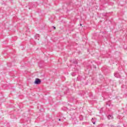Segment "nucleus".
Here are the masks:
<instances>
[{
    "instance_id": "6",
    "label": "nucleus",
    "mask_w": 127,
    "mask_h": 127,
    "mask_svg": "<svg viewBox=\"0 0 127 127\" xmlns=\"http://www.w3.org/2000/svg\"><path fill=\"white\" fill-rule=\"evenodd\" d=\"M59 121H61V120L59 119Z\"/></svg>"
},
{
    "instance_id": "2",
    "label": "nucleus",
    "mask_w": 127,
    "mask_h": 127,
    "mask_svg": "<svg viewBox=\"0 0 127 127\" xmlns=\"http://www.w3.org/2000/svg\"><path fill=\"white\" fill-rule=\"evenodd\" d=\"M108 118L109 120H112V119H113V116L109 115Z\"/></svg>"
},
{
    "instance_id": "7",
    "label": "nucleus",
    "mask_w": 127,
    "mask_h": 127,
    "mask_svg": "<svg viewBox=\"0 0 127 127\" xmlns=\"http://www.w3.org/2000/svg\"><path fill=\"white\" fill-rule=\"evenodd\" d=\"M116 76V77H118V76H117V75H115Z\"/></svg>"
},
{
    "instance_id": "5",
    "label": "nucleus",
    "mask_w": 127,
    "mask_h": 127,
    "mask_svg": "<svg viewBox=\"0 0 127 127\" xmlns=\"http://www.w3.org/2000/svg\"><path fill=\"white\" fill-rule=\"evenodd\" d=\"M80 26H82V24H80Z\"/></svg>"
},
{
    "instance_id": "1",
    "label": "nucleus",
    "mask_w": 127,
    "mask_h": 127,
    "mask_svg": "<svg viewBox=\"0 0 127 127\" xmlns=\"http://www.w3.org/2000/svg\"><path fill=\"white\" fill-rule=\"evenodd\" d=\"M41 83V80L39 78H36L34 84H36V85H39Z\"/></svg>"
},
{
    "instance_id": "4",
    "label": "nucleus",
    "mask_w": 127,
    "mask_h": 127,
    "mask_svg": "<svg viewBox=\"0 0 127 127\" xmlns=\"http://www.w3.org/2000/svg\"><path fill=\"white\" fill-rule=\"evenodd\" d=\"M93 125H95L96 124V123L93 122Z\"/></svg>"
},
{
    "instance_id": "3",
    "label": "nucleus",
    "mask_w": 127,
    "mask_h": 127,
    "mask_svg": "<svg viewBox=\"0 0 127 127\" xmlns=\"http://www.w3.org/2000/svg\"><path fill=\"white\" fill-rule=\"evenodd\" d=\"M54 29H56V27H54Z\"/></svg>"
}]
</instances>
